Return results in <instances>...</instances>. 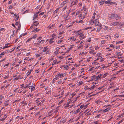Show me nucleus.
Returning <instances> with one entry per match:
<instances>
[{"label": "nucleus", "mask_w": 124, "mask_h": 124, "mask_svg": "<svg viewBox=\"0 0 124 124\" xmlns=\"http://www.w3.org/2000/svg\"><path fill=\"white\" fill-rule=\"evenodd\" d=\"M83 32L84 31H83L81 30H79L76 31V33L79 36V37H81L80 38L81 40L82 39L85 38V37H84V35L83 34Z\"/></svg>", "instance_id": "1"}, {"label": "nucleus", "mask_w": 124, "mask_h": 124, "mask_svg": "<svg viewBox=\"0 0 124 124\" xmlns=\"http://www.w3.org/2000/svg\"><path fill=\"white\" fill-rule=\"evenodd\" d=\"M87 12H82L79 16V17H80L81 19H83L85 17V16L87 14Z\"/></svg>", "instance_id": "2"}, {"label": "nucleus", "mask_w": 124, "mask_h": 124, "mask_svg": "<svg viewBox=\"0 0 124 124\" xmlns=\"http://www.w3.org/2000/svg\"><path fill=\"white\" fill-rule=\"evenodd\" d=\"M66 75V74L65 73H59L56 75V77L57 78L59 79V78H62V77L65 76Z\"/></svg>", "instance_id": "3"}, {"label": "nucleus", "mask_w": 124, "mask_h": 124, "mask_svg": "<svg viewBox=\"0 0 124 124\" xmlns=\"http://www.w3.org/2000/svg\"><path fill=\"white\" fill-rule=\"evenodd\" d=\"M117 16V15L116 14H110L108 15L109 19H115L116 17Z\"/></svg>", "instance_id": "4"}, {"label": "nucleus", "mask_w": 124, "mask_h": 124, "mask_svg": "<svg viewBox=\"0 0 124 124\" xmlns=\"http://www.w3.org/2000/svg\"><path fill=\"white\" fill-rule=\"evenodd\" d=\"M9 100H7L5 101L4 103V105L1 110H2L3 109L5 108V107H7L9 104Z\"/></svg>", "instance_id": "5"}, {"label": "nucleus", "mask_w": 124, "mask_h": 124, "mask_svg": "<svg viewBox=\"0 0 124 124\" xmlns=\"http://www.w3.org/2000/svg\"><path fill=\"white\" fill-rule=\"evenodd\" d=\"M104 60V58H102V56H99L95 60V61L97 60H99V61L100 62H101L103 61Z\"/></svg>", "instance_id": "6"}, {"label": "nucleus", "mask_w": 124, "mask_h": 124, "mask_svg": "<svg viewBox=\"0 0 124 124\" xmlns=\"http://www.w3.org/2000/svg\"><path fill=\"white\" fill-rule=\"evenodd\" d=\"M120 23L118 22H113L111 23L110 24V25L112 26H114L116 25L120 24Z\"/></svg>", "instance_id": "7"}, {"label": "nucleus", "mask_w": 124, "mask_h": 124, "mask_svg": "<svg viewBox=\"0 0 124 124\" xmlns=\"http://www.w3.org/2000/svg\"><path fill=\"white\" fill-rule=\"evenodd\" d=\"M95 24L96 26L100 27L101 26V24L99 22V21L97 20H95Z\"/></svg>", "instance_id": "8"}, {"label": "nucleus", "mask_w": 124, "mask_h": 124, "mask_svg": "<svg viewBox=\"0 0 124 124\" xmlns=\"http://www.w3.org/2000/svg\"><path fill=\"white\" fill-rule=\"evenodd\" d=\"M29 89L31 90V92L33 91L35 89V85H31L28 86Z\"/></svg>", "instance_id": "9"}, {"label": "nucleus", "mask_w": 124, "mask_h": 124, "mask_svg": "<svg viewBox=\"0 0 124 124\" xmlns=\"http://www.w3.org/2000/svg\"><path fill=\"white\" fill-rule=\"evenodd\" d=\"M68 40L71 41H74L76 40V39L74 36H72L69 38Z\"/></svg>", "instance_id": "10"}, {"label": "nucleus", "mask_w": 124, "mask_h": 124, "mask_svg": "<svg viewBox=\"0 0 124 124\" xmlns=\"http://www.w3.org/2000/svg\"><path fill=\"white\" fill-rule=\"evenodd\" d=\"M103 76V74H101L100 75H99L96 76V81L98 80L99 79H101L100 78H101V76Z\"/></svg>", "instance_id": "11"}, {"label": "nucleus", "mask_w": 124, "mask_h": 124, "mask_svg": "<svg viewBox=\"0 0 124 124\" xmlns=\"http://www.w3.org/2000/svg\"><path fill=\"white\" fill-rule=\"evenodd\" d=\"M78 0H74L71 3L73 5H77L78 4Z\"/></svg>", "instance_id": "12"}, {"label": "nucleus", "mask_w": 124, "mask_h": 124, "mask_svg": "<svg viewBox=\"0 0 124 124\" xmlns=\"http://www.w3.org/2000/svg\"><path fill=\"white\" fill-rule=\"evenodd\" d=\"M94 80L96 81V76L95 75L93 76L91 79H90L89 80V81H92Z\"/></svg>", "instance_id": "13"}, {"label": "nucleus", "mask_w": 124, "mask_h": 124, "mask_svg": "<svg viewBox=\"0 0 124 124\" xmlns=\"http://www.w3.org/2000/svg\"><path fill=\"white\" fill-rule=\"evenodd\" d=\"M94 50H90L89 51V53L92 54H94L96 53Z\"/></svg>", "instance_id": "14"}, {"label": "nucleus", "mask_w": 124, "mask_h": 124, "mask_svg": "<svg viewBox=\"0 0 124 124\" xmlns=\"http://www.w3.org/2000/svg\"><path fill=\"white\" fill-rule=\"evenodd\" d=\"M103 37H105V38L107 39H108L110 38L111 37L109 35H106V36H101Z\"/></svg>", "instance_id": "15"}, {"label": "nucleus", "mask_w": 124, "mask_h": 124, "mask_svg": "<svg viewBox=\"0 0 124 124\" xmlns=\"http://www.w3.org/2000/svg\"><path fill=\"white\" fill-rule=\"evenodd\" d=\"M95 20H94L93 19H91L90 21V23L92 25H93L94 23H95Z\"/></svg>", "instance_id": "16"}, {"label": "nucleus", "mask_w": 124, "mask_h": 124, "mask_svg": "<svg viewBox=\"0 0 124 124\" xmlns=\"http://www.w3.org/2000/svg\"><path fill=\"white\" fill-rule=\"evenodd\" d=\"M110 109V108H107L104 110L103 111V112L105 113V112H108L109 110Z\"/></svg>", "instance_id": "17"}, {"label": "nucleus", "mask_w": 124, "mask_h": 124, "mask_svg": "<svg viewBox=\"0 0 124 124\" xmlns=\"http://www.w3.org/2000/svg\"><path fill=\"white\" fill-rule=\"evenodd\" d=\"M33 70H29L27 72V73L26 74L27 76H29L31 73V72Z\"/></svg>", "instance_id": "18"}, {"label": "nucleus", "mask_w": 124, "mask_h": 124, "mask_svg": "<svg viewBox=\"0 0 124 124\" xmlns=\"http://www.w3.org/2000/svg\"><path fill=\"white\" fill-rule=\"evenodd\" d=\"M105 3L106 4H108L109 5H111L113 4H114V3L113 2H110L109 1H106L105 2Z\"/></svg>", "instance_id": "19"}, {"label": "nucleus", "mask_w": 124, "mask_h": 124, "mask_svg": "<svg viewBox=\"0 0 124 124\" xmlns=\"http://www.w3.org/2000/svg\"><path fill=\"white\" fill-rule=\"evenodd\" d=\"M54 25H55L54 24H52V25H50L48 27V28L49 29H52L54 28Z\"/></svg>", "instance_id": "20"}, {"label": "nucleus", "mask_w": 124, "mask_h": 124, "mask_svg": "<svg viewBox=\"0 0 124 124\" xmlns=\"http://www.w3.org/2000/svg\"><path fill=\"white\" fill-rule=\"evenodd\" d=\"M38 16V15L37 13L35 14L34 16L33 20L36 19L37 18Z\"/></svg>", "instance_id": "21"}, {"label": "nucleus", "mask_w": 124, "mask_h": 124, "mask_svg": "<svg viewBox=\"0 0 124 124\" xmlns=\"http://www.w3.org/2000/svg\"><path fill=\"white\" fill-rule=\"evenodd\" d=\"M95 87V85H93L91 87H89V89H90L91 90H93L94 89Z\"/></svg>", "instance_id": "22"}, {"label": "nucleus", "mask_w": 124, "mask_h": 124, "mask_svg": "<svg viewBox=\"0 0 124 124\" xmlns=\"http://www.w3.org/2000/svg\"><path fill=\"white\" fill-rule=\"evenodd\" d=\"M108 73H105L103 75V76H101V78H105L108 75Z\"/></svg>", "instance_id": "23"}, {"label": "nucleus", "mask_w": 124, "mask_h": 124, "mask_svg": "<svg viewBox=\"0 0 124 124\" xmlns=\"http://www.w3.org/2000/svg\"><path fill=\"white\" fill-rule=\"evenodd\" d=\"M40 29H38L37 28H36L32 31V32H33L35 31L38 32L40 31Z\"/></svg>", "instance_id": "24"}, {"label": "nucleus", "mask_w": 124, "mask_h": 124, "mask_svg": "<svg viewBox=\"0 0 124 124\" xmlns=\"http://www.w3.org/2000/svg\"><path fill=\"white\" fill-rule=\"evenodd\" d=\"M84 90H86L89 89V87H88V86L86 85L84 86Z\"/></svg>", "instance_id": "25"}, {"label": "nucleus", "mask_w": 124, "mask_h": 124, "mask_svg": "<svg viewBox=\"0 0 124 124\" xmlns=\"http://www.w3.org/2000/svg\"><path fill=\"white\" fill-rule=\"evenodd\" d=\"M71 9L70 10H69L67 12V16H64V18H66L69 15V14L70 13V12H71Z\"/></svg>", "instance_id": "26"}, {"label": "nucleus", "mask_w": 124, "mask_h": 124, "mask_svg": "<svg viewBox=\"0 0 124 124\" xmlns=\"http://www.w3.org/2000/svg\"><path fill=\"white\" fill-rule=\"evenodd\" d=\"M77 23H83V19H80V20L79 21L78 20L77 21H76Z\"/></svg>", "instance_id": "27"}, {"label": "nucleus", "mask_w": 124, "mask_h": 124, "mask_svg": "<svg viewBox=\"0 0 124 124\" xmlns=\"http://www.w3.org/2000/svg\"><path fill=\"white\" fill-rule=\"evenodd\" d=\"M44 49L43 51L44 52H46L47 50H48V48H47V46H46L44 48Z\"/></svg>", "instance_id": "28"}, {"label": "nucleus", "mask_w": 124, "mask_h": 124, "mask_svg": "<svg viewBox=\"0 0 124 124\" xmlns=\"http://www.w3.org/2000/svg\"><path fill=\"white\" fill-rule=\"evenodd\" d=\"M66 122V121L64 118L62 119L60 121V122L62 123H64Z\"/></svg>", "instance_id": "29"}, {"label": "nucleus", "mask_w": 124, "mask_h": 124, "mask_svg": "<svg viewBox=\"0 0 124 124\" xmlns=\"http://www.w3.org/2000/svg\"><path fill=\"white\" fill-rule=\"evenodd\" d=\"M54 41V40H53V39H50V40L49 41V43L50 44L53 43Z\"/></svg>", "instance_id": "30"}, {"label": "nucleus", "mask_w": 124, "mask_h": 124, "mask_svg": "<svg viewBox=\"0 0 124 124\" xmlns=\"http://www.w3.org/2000/svg\"><path fill=\"white\" fill-rule=\"evenodd\" d=\"M21 75H19L17 77H16L17 79V80H18L19 79H21L23 78L22 77H21Z\"/></svg>", "instance_id": "31"}, {"label": "nucleus", "mask_w": 124, "mask_h": 124, "mask_svg": "<svg viewBox=\"0 0 124 124\" xmlns=\"http://www.w3.org/2000/svg\"><path fill=\"white\" fill-rule=\"evenodd\" d=\"M28 86H29V85H27L25 86H24L23 87V88H22V89H21V90L22 91V90H24L25 88H26L27 87H28ZM22 92V91H20V93H21Z\"/></svg>", "instance_id": "32"}, {"label": "nucleus", "mask_w": 124, "mask_h": 124, "mask_svg": "<svg viewBox=\"0 0 124 124\" xmlns=\"http://www.w3.org/2000/svg\"><path fill=\"white\" fill-rule=\"evenodd\" d=\"M8 44H6L5 45V46L2 49H4L5 48H7L8 47H9L11 46H8Z\"/></svg>", "instance_id": "33"}, {"label": "nucleus", "mask_w": 124, "mask_h": 124, "mask_svg": "<svg viewBox=\"0 0 124 124\" xmlns=\"http://www.w3.org/2000/svg\"><path fill=\"white\" fill-rule=\"evenodd\" d=\"M83 46V44H79L78 45L77 47L78 49H79L81 47H82Z\"/></svg>", "instance_id": "34"}, {"label": "nucleus", "mask_w": 124, "mask_h": 124, "mask_svg": "<svg viewBox=\"0 0 124 124\" xmlns=\"http://www.w3.org/2000/svg\"><path fill=\"white\" fill-rule=\"evenodd\" d=\"M5 52H2L0 54V58H1L3 56V55L5 54Z\"/></svg>", "instance_id": "35"}, {"label": "nucleus", "mask_w": 124, "mask_h": 124, "mask_svg": "<svg viewBox=\"0 0 124 124\" xmlns=\"http://www.w3.org/2000/svg\"><path fill=\"white\" fill-rule=\"evenodd\" d=\"M68 0H66L65 1H63L62 3L64 5L68 2Z\"/></svg>", "instance_id": "36"}, {"label": "nucleus", "mask_w": 124, "mask_h": 124, "mask_svg": "<svg viewBox=\"0 0 124 124\" xmlns=\"http://www.w3.org/2000/svg\"><path fill=\"white\" fill-rule=\"evenodd\" d=\"M57 62V60H54L53 62H52V65H54Z\"/></svg>", "instance_id": "37"}, {"label": "nucleus", "mask_w": 124, "mask_h": 124, "mask_svg": "<svg viewBox=\"0 0 124 124\" xmlns=\"http://www.w3.org/2000/svg\"><path fill=\"white\" fill-rule=\"evenodd\" d=\"M42 39V37H41L40 36H39V38L37 39V40L39 41H39H40L41 40V39Z\"/></svg>", "instance_id": "38"}, {"label": "nucleus", "mask_w": 124, "mask_h": 124, "mask_svg": "<svg viewBox=\"0 0 124 124\" xmlns=\"http://www.w3.org/2000/svg\"><path fill=\"white\" fill-rule=\"evenodd\" d=\"M60 8H56V10H55V11H54V13H57V12L59 11Z\"/></svg>", "instance_id": "39"}, {"label": "nucleus", "mask_w": 124, "mask_h": 124, "mask_svg": "<svg viewBox=\"0 0 124 124\" xmlns=\"http://www.w3.org/2000/svg\"><path fill=\"white\" fill-rule=\"evenodd\" d=\"M104 1H103L102 0H101V1H99V3L100 4V5H102L104 3Z\"/></svg>", "instance_id": "40"}, {"label": "nucleus", "mask_w": 124, "mask_h": 124, "mask_svg": "<svg viewBox=\"0 0 124 124\" xmlns=\"http://www.w3.org/2000/svg\"><path fill=\"white\" fill-rule=\"evenodd\" d=\"M45 85L44 83H42L40 85V86L42 88H43L45 87Z\"/></svg>", "instance_id": "41"}, {"label": "nucleus", "mask_w": 124, "mask_h": 124, "mask_svg": "<svg viewBox=\"0 0 124 124\" xmlns=\"http://www.w3.org/2000/svg\"><path fill=\"white\" fill-rule=\"evenodd\" d=\"M81 109L80 108H78L76 110V112H75V113H78V112H79L80 111Z\"/></svg>", "instance_id": "42"}, {"label": "nucleus", "mask_w": 124, "mask_h": 124, "mask_svg": "<svg viewBox=\"0 0 124 124\" xmlns=\"http://www.w3.org/2000/svg\"><path fill=\"white\" fill-rule=\"evenodd\" d=\"M40 45V44L39 43H34V45L35 46H39Z\"/></svg>", "instance_id": "43"}, {"label": "nucleus", "mask_w": 124, "mask_h": 124, "mask_svg": "<svg viewBox=\"0 0 124 124\" xmlns=\"http://www.w3.org/2000/svg\"><path fill=\"white\" fill-rule=\"evenodd\" d=\"M37 37V35L36 34H35V35L33 36L32 37V38H31L32 39H35Z\"/></svg>", "instance_id": "44"}, {"label": "nucleus", "mask_w": 124, "mask_h": 124, "mask_svg": "<svg viewBox=\"0 0 124 124\" xmlns=\"http://www.w3.org/2000/svg\"><path fill=\"white\" fill-rule=\"evenodd\" d=\"M18 18H19V16H15V21H17L18 19Z\"/></svg>", "instance_id": "45"}, {"label": "nucleus", "mask_w": 124, "mask_h": 124, "mask_svg": "<svg viewBox=\"0 0 124 124\" xmlns=\"http://www.w3.org/2000/svg\"><path fill=\"white\" fill-rule=\"evenodd\" d=\"M119 34H116L115 35V38H119Z\"/></svg>", "instance_id": "46"}, {"label": "nucleus", "mask_w": 124, "mask_h": 124, "mask_svg": "<svg viewBox=\"0 0 124 124\" xmlns=\"http://www.w3.org/2000/svg\"><path fill=\"white\" fill-rule=\"evenodd\" d=\"M74 118H72L70 119L69 121V122L70 123H71L72 122L74 121L73 120Z\"/></svg>", "instance_id": "47"}, {"label": "nucleus", "mask_w": 124, "mask_h": 124, "mask_svg": "<svg viewBox=\"0 0 124 124\" xmlns=\"http://www.w3.org/2000/svg\"><path fill=\"white\" fill-rule=\"evenodd\" d=\"M121 18L120 17V16H118V15H117V16L116 17L115 19L116 20H118V19H120Z\"/></svg>", "instance_id": "48"}, {"label": "nucleus", "mask_w": 124, "mask_h": 124, "mask_svg": "<svg viewBox=\"0 0 124 124\" xmlns=\"http://www.w3.org/2000/svg\"><path fill=\"white\" fill-rule=\"evenodd\" d=\"M13 51H12V50H11L10 51H5V53H7H7H11V52Z\"/></svg>", "instance_id": "49"}, {"label": "nucleus", "mask_w": 124, "mask_h": 124, "mask_svg": "<svg viewBox=\"0 0 124 124\" xmlns=\"http://www.w3.org/2000/svg\"><path fill=\"white\" fill-rule=\"evenodd\" d=\"M103 29L105 30H106L108 29V27L107 26H104V27Z\"/></svg>", "instance_id": "50"}, {"label": "nucleus", "mask_w": 124, "mask_h": 124, "mask_svg": "<svg viewBox=\"0 0 124 124\" xmlns=\"http://www.w3.org/2000/svg\"><path fill=\"white\" fill-rule=\"evenodd\" d=\"M83 10H84L85 12H86L85 11L87 10V8L86 7V6H85L83 8Z\"/></svg>", "instance_id": "51"}, {"label": "nucleus", "mask_w": 124, "mask_h": 124, "mask_svg": "<svg viewBox=\"0 0 124 124\" xmlns=\"http://www.w3.org/2000/svg\"><path fill=\"white\" fill-rule=\"evenodd\" d=\"M45 40H41L40 41H39V44L40 43L41 44H43V43L44 42Z\"/></svg>", "instance_id": "52"}, {"label": "nucleus", "mask_w": 124, "mask_h": 124, "mask_svg": "<svg viewBox=\"0 0 124 124\" xmlns=\"http://www.w3.org/2000/svg\"><path fill=\"white\" fill-rule=\"evenodd\" d=\"M63 40L62 39L59 40L58 41V43L59 44L61 43L62 42Z\"/></svg>", "instance_id": "53"}, {"label": "nucleus", "mask_w": 124, "mask_h": 124, "mask_svg": "<svg viewBox=\"0 0 124 124\" xmlns=\"http://www.w3.org/2000/svg\"><path fill=\"white\" fill-rule=\"evenodd\" d=\"M74 46V45H70L69 47V48L70 49L71 48H72L73 47V46Z\"/></svg>", "instance_id": "54"}, {"label": "nucleus", "mask_w": 124, "mask_h": 124, "mask_svg": "<svg viewBox=\"0 0 124 124\" xmlns=\"http://www.w3.org/2000/svg\"><path fill=\"white\" fill-rule=\"evenodd\" d=\"M67 6L66 5L62 9V11H63L67 8Z\"/></svg>", "instance_id": "55"}, {"label": "nucleus", "mask_w": 124, "mask_h": 124, "mask_svg": "<svg viewBox=\"0 0 124 124\" xmlns=\"http://www.w3.org/2000/svg\"><path fill=\"white\" fill-rule=\"evenodd\" d=\"M90 45V43H88L85 46V48H87Z\"/></svg>", "instance_id": "56"}, {"label": "nucleus", "mask_w": 124, "mask_h": 124, "mask_svg": "<svg viewBox=\"0 0 124 124\" xmlns=\"http://www.w3.org/2000/svg\"><path fill=\"white\" fill-rule=\"evenodd\" d=\"M39 102L37 104L38 106H41L42 104V103L40 102V101H39Z\"/></svg>", "instance_id": "57"}, {"label": "nucleus", "mask_w": 124, "mask_h": 124, "mask_svg": "<svg viewBox=\"0 0 124 124\" xmlns=\"http://www.w3.org/2000/svg\"><path fill=\"white\" fill-rule=\"evenodd\" d=\"M32 39L31 38H29L26 41V42H28L31 41Z\"/></svg>", "instance_id": "58"}, {"label": "nucleus", "mask_w": 124, "mask_h": 124, "mask_svg": "<svg viewBox=\"0 0 124 124\" xmlns=\"http://www.w3.org/2000/svg\"><path fill=\"white\" fill-rule=\"evenodd\" d=\"M83 84V82L82 81H81L79 82L78 84V85H82Z\"/></svg>", "instance_id": "59"}, {"label": "nucleus", "mask_w": 124, "mask_h": 124, "mask_svg": "<svg viewBox=\"0 0 124 124\" xmlns=\"http://www.w3.org/2000/svg\"><path fill=\"white\" fill-rule=\"evenodd\" d=\"M91 40V39L90 38H89V39H87L86 40V42L87 41L88 42H90Z\"/></svg>", "instance_id": "60"}, {"label": "nucleus", "mask_w": 124, "mask_h": 124, "mask_svg": "<svg viewBox=\"0 0 124 124\" xmlns=\"http://www.w3.org/2000/svg\"><path fill=\"white\" fill-rule=\"evenodd\" d=\"M99 121H97L94 122L93 123V124H98Z\"/></svg>", "instance_id": "61"}, {"label": "nucleus", "mask_w": 124, "mask_h": 124, "mask_svg": "<svg viewBox=\"0 0 124 124\" xmlns=\"http://www.w3.org/2000/svg\"><path fill=\"white\" fill-rule=\"evenodd\" d=\"M6 118H7V116H6V117H5V118H2L1 119H0V120L2 121H3Z\"/></svg>", "instance_id": "62"}, {"label": "nucleus", "mask_w": 124, "mask_h": 124, "mask_svg": "<svg viewBox=\"0 0 124 124\" xmlns=\"http://www.w3.org/2000/svg\"><path fill=\"white\" fill-rule=\"evenodd\" d=\"M105 42H106V41L105 40H102L101 41V44H105Z\"/></svg>", "instance_id": "63"}, {"label": "nucleus", "mask_w": 124, "mask_h": 124, "mask_svg": "<svg viewBox=\"0 0 124 124\" xmlns=\"http://www.w3.org/2000/svg\"><path fill=\"white\" fill-rule=\"evenodd\" d=\"M76 94L75 93H72L71 94V95L72 96V97H73Z\"/></svg>", "instance_id": "64"}]
</instances>
